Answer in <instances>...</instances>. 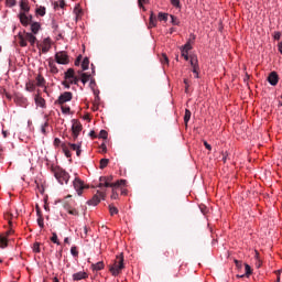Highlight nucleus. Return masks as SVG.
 Masks as SVG:
<instances>
[{
  "label": "nucleus",
  "instance_id": "obj_8",
  "mask_svg": "<svg viewBox=\"0 0 282 282\" xmlns=\"http://www.w3.org/2000/svg\"><path fill=\"white\" fill-rule=\"evenodd\" d=\"M100 199H105V192L97 191V193L93 196V199H89L87 204L89 206H98L100 204Z\"/></svg>",
  "mask_w": 282,
  "mask_h": 282
},
{
  "label": "nucleus",
  "instance_id": "obj_51",
  "mask_svg": "<svg viewBox=\"0 0 282 282\" xmlns=\"http://www.w3.org/2000/svg\"><path fill=\"white\" fill-rule=\"evenodd\" d=\"M7 4L9 8H14V6H17V0H7Z\"/></svg>",
  "mask_w": 282,
  "mask_h": 282
},
{
  "label": "nucleus",
  "instance_id": "obj_33",
  "mask_svg": "<svg viewBox=\"0 0 282 282\" xmlns=\"http://www.w3.org/2000/svg\"><path fill=\"white\" fill-rule=\"evenodd\" d=\"M109 213L111 216L118 215V207H116L113 205H109Z\"/></svg>",
  "mask_w": 282,
  "mask_h": 282
},
{
  "label": "nucleus",
  "instance_id": "obj_56",
  "mask_svg": "<svg viewBox=\"0 0 282 282\" xmlns=\"http://www.w3.org/2000/svg\"><path fill=\"white\" fill-rule=\"evenodd\" d=\"M26 89H28V91H34V85L26 84Z\"/></svg>",
  "mask_w": 282,
  "mask_h": 282
},
{
  "label": "nucleus",
  "instance_id": "obj_60",
  "mask_svg": "<svg viewBox=\"0 0 282 282\" xmlns=\"http://www.w3.org/2000/svg\"><path fill=\"white\" fill-rule=\"evenodd\" d=\"M100 149L102 150V153H107V145L105 143L100 145Z\"/></svg>",
  "mask_w": 282,
  "mask_h": 282
},
{
  "label": "nucleus",
  "instance_id": "obj_10",
  "mask_svg": "<svg viewBox=\"0 0 282 282\" xmlns=\"http://www.w3.org/2000/svg\"><path fill=\"white\" fill-rule=\"evenodd\" d=\"M73 139L77 140L80 131H83V124L79 121L74 120L72 126Z\"/></svg>",
  "mask_w": 282,
  "mask_h": 282
},
{
  "label": "nucleus",
  "instance_id": "obj_32",
  "mask_svg": "<svg viewBox=\"0 0 282 282\" xmlns=\"http://www.w3.org/2000/svg\"><path fill=\"white\" fill-rule=\"evenodd\" d=\"M51 241L53 243H56L57 246H61V242L58 241V236L56 235V232L52 234Z\"/></svg>",
  "mask_w": 282,
  "mask_h": 282
},
{
  "label": "nucleus",
  "instance_id": "obj_12",
  "mask_svg": "<svg viewBox=\"0 0 282 282\" xmlns=\"http://www.w3.org/2000/svg\"><path fill=\"white\" fill-rule=\"evenodd\" d=\"M86 279H89V273L85 271H79L73 274V281H86Z\"/></svg>",
  "mask_w": 282,
  "mask_h": 282
},
{
  "label": "nucleus",
  "instance_id": "obj_53",
  "mask_svg": "<svg viewBox=\"0 0 282 282\" xmlns=\"http://www.w3.org/2000/svg\"><path fill=\"white\" fill-rule=\"evenodd\" d=\"M181 52H182L183 58H185V61H188V51L181 50Z\"/></svg>",
  "mask_w": 282,
  "mask_h": 282
},
{
  "label": "nucleus",
  "instance_id": "obj_20",
  "mask_svg": "<svg viewBox=\"0 0 282 282\" xmlns=\"http://www.w3.org/2000/svg\"><path fill=\"white\" fill-rule=\"evenodd\" d=\"M75 72H74V68H68L66 72H65V80H70L75 77Z\"/></svg>",
  "mask_w": 282,
  "mask_h": 282
},
{
  "label": "nucleus",
  "instance_id": "obj_13",
  "mask_svg": "<svg viewBox=\"0 0 282 282\" xmlns=\"http://www.w3.org/2000/svg\"><path fill=\"white\" fill-rule=\"evenodd\" d=\"M268 82L270 85H272V87H276V85H279V74H276V72L270 73L268 76Z\"/></svg>",
  "mask_w": 282,
  "mask_h": 282
},
{
  "label": "nucleus",
  "instance_id": "obj_22",
  "mask_svg": "<svg viewBox=\"0 0 282 282\" xmlns=\"http://www.w3.org/2000/svg\"><path fill=\"white\" fill-rule=\"evenodd\" d=\"M91 269L96 270L97 272L100 271V270H105V262L99 261L95 264H91Z\"/></svg>",
  "mask_w": 282,
  "mask_h": 282
},
{
  "label": "nucleus",
  "instance_id": "obj_34",
  "mask_svg": "<svg viewBox=\"0 0 282 282\" xmlns=\"http://www.w3.org/2000/svg\"><path fill=\"white\" fill-rule=\"evenodd\" d=\"M36 14H39L40 17H45V7H40L36 9Z\"/></svg>",
  "mask_w": 282,
  "mask_h": 282
},
{
  "label": "nucleus",
  "instance_id": "obj_6",
  "mask_svg": "<svg viewBox=\"0 0 282 282\" xmlns=\"http://www.w3.org/2000/svg\"><path fill=\"white\" fill-rule=\"evenodd\" d=\"M37 48L42 51V54H47L50 50H52V40L46 37L43 40L42 43H37Z\"/></svg>",
  "mask_w": 282,
  "mask_h": 282
},
{
  "label": "nucleus",
  "instance_id": "obj_54",
  "mask_svg": "<svg viewBox=\"0 0 282 282\" xmlns=\"http://www.w3.org/2000/svg\"><path fill=\"white\" fill-rule=\"evenodd\" d=\"M204 147L207 149V151H213V147L206 141H204Z\"/></svg>",
  "mask_w": 282,
  "mask_h": 282
},
{
  "label": "nucleus",
  "instance_id": "obj_19",
  "mask_svg": "<svg viewBox=\"0 0 282 282\" xmlns=\"http://www.w3.org/2000/svg\"><path fill=\"white\" fill-rule=\"evenodd\" d=\"M73 12L76 17V21H78V19L83 17V9L80 8V4H76Z\"/></svg>",
  "mask_w": 282,
  "mask_h": 282
},
{
  "label": "nucleus",
  "instance_id": "obj_38",
  "mask_svg": "<svg viewBox=\"0 0 282 282\" xmlns=\"http://www.w3.org/2000/svg\"><path fill=\"white\" fill-rule=\"evenodd\" d=\"M171 1V4L174 7V8H182V3L180 2V0H170Z\"/></svg>",
  "mask_w": 282,
  "mask_h": 282
},
{
  "label": "nucleus",
  "instance_id": "obj_1",
  "mask_svg": "<svg viewBox=\"0 0 282 282\" xmlns=\"http://www.w3.org/2000/svg\"><path fill=\"white\" fill-rule=\"evenodd\" d=\"M122 270H124V253L117 256L113 265L110 267L112 276H118Z\"/></svg>",
  "mask_w": 282,
  "mask_h": 282
},
{
  "label": "nucleus",
  "instance_id": "obj_40",
  "mask_svg": "<svg viewBox=\"0 0 282 282\" xmlns=\"http://www.w3.org/2000/svg\"><path fill=\"white\" fill-rule=\"evenodd\" d=\"M256 268H261V265H263V262L261 261V259H259V252H256Z\"/></svg>",
  "mask_w": 282,
  "mask_h": 282
},
{
  "label": "nucleus",
  "instance_id": "obj_44",
  "mask_svg": "<svg viewBox=\"0 0 282 282\" xmlns=\"http://www.w3.org/2000/svg\"><path fill=\"white\" fill-rule=\"evenodd\" d=\"M70 254L74 257H78V248L76 246L70 248Z\"/></svg>",
  "mask_w": 282,
  "mask_h": 282
},
{
  "label": "nucleus",
  "instance_id": "obj_3",
  "mask_svg": "<svg viewBox=\"0 0 282 282\" xmlns=\"http://www.w3.org/2000/svg\"><path fill=\"white\" fill-rule=\"evenodd\" d=\"M36 41L34 33L25 32L23 35L19 34V44L21 47H28V43H30L31 47H34Z\"/></svg>",
  "mask_w": 282,
  "mask_h": 282
},
{
  "label": "nucleus",
  "instance_id": "obj_14",
  "mask_svg": "<svg viewBox=\"0 0 282 282\" xmlns=\"http://www.w3.org/2000/svg\"><path fill=\"white\" fill-rule=\"evenodd\" d=\"M193 43H195V34H191L189 40L184 46L181 47V50L184 52H191V50H193Z\"/></svg>",
  "mask_w": 282,
  "mask_h": 282
},
{
  "label": "nucleus",
  "instance_id": "obj_16",
  "mask_svg": "<svg viewBox=\"0 0 282 282\" xmlns=\"http://www.w3.org/2000/svg\"><path fill=\"white\" fill-rule=\"evenodd\" d=\"M31 32L32 34H39V32H41V23L31 22Z\"/></svg>",
  "mask_w": 282,
  "mask_h": 282
},
{
  "label": "nucleus",
  "instance_id": "obj_41",
  "mask_svg": "<svg viewBox=\"0 0 282 282\" xmlns=\"http://www.w3.org/2000/svg\"><path fill=\"white\" fill-rule=\"evenodd\" d=\"M37 226H40V228H45L43 216L37 217Z\"/></svg>",
  "mask_w": 282,
  "mask_h": 282
},
{
  "label": "nucleus",
  "instance_id": "obj_24",
  "mask_svg": "<svg viewBox=\"0 0 282 282\" xmlns=\"http://www.w3.org/2000/svg\"><path fill=\"white\" fill-rule=\"evenodd\" d=\"M191 116H192L191 110L186 109L185 110V115H184L185 127H188V122L191 121Z\"/></svg>",
  "mask_w": 282,
  "mask_h": 282
},
{
  "label": "nucleus",
  "instance_id": "obj_29",
  "mask_svg": "<svg viewBox=\"0 0 282 282\" xmlns=\"http://www.w3.org/2000/svg\"><path fill=\"white\" fill-rule=\"evenodd\" d=\"M99 169H101V171L104 169H107L108 164H109V159H101L100 162H99Z\"/></svg>",
  "mask_w": 282,
  "mask_h": 282
},
{
  "label": "nucleus",
  "instance_id": "obj_47",
  "mask_svg": "<svg viewBox=\"0 0 282 282\" xmlns=\"http://www.w3.org/2000/svg\"><path fill=\"white\" fill-rule=\"evenodd\" d=\"M281 36H282V34H281V32H279V31H275V32L273 33V39H274V41H280V40H281Z\"/></svg>",
  "mask_w": 282,
  "mask_h": 282
},
{
  "label": "nucleus",
  "instance_id": "obj_57",
  "mask_svg": "<svg viewBox=\"0 0 282 282\" xmlns=\"http://www.w3.org/2000/svg\"><path fill=\"white\" fill-rule=\"evenodd\" d=\"M63 85L66 89H69V85H72V83H69V79H68V82L67 80L63 82Z\"/></svg>",
  "mask_w": 282,
  "mask_h": 282
},
{
  "label": "nucleus",
  "instance_id": "obj_58",
  "mask_svg": "<svg viewBox=\"0 0 282 282\" xmlns=\"http://www.w3.org/2000/svg\"><path fill=\"white\" fill-rule=\"evenodd\" d=\"M45 127H50V123L45 122L43 126H42V133H46V130H45Z\"/></svg>",
  "mask_w": 282,
  "mask_h": 282
},
{
  "label": "nucleus",
  "instance_id": "obj_63",
  "mask_svg": "<svg viewBox=\"0 0 282 282\" xmlns=\"http://www.w3.org/2000/svg\"><path fill=\"white\" fill-rule=\"evenodd\" d=\"M91 109H93V111H98V104H97V102H94Z\"/></svg>",
  "mask_w": 282,
  "mask_h": 282
},
{
  "label": "nucleus",
  "instance_id": "obj_26",
  "mask_svg": "<svg viewBox=\"0 0 282 282\" xmlns=\"http://www.w3.org/2000/svg\"><path fill=\"white\" fill-rule=\"evenodd\" d=\"M82 69L83 72L89 69V57H85L82 62Z\"/></svg>",
  "mask_w": 282,
  "mask_h": 282
},
{
  "label": "nucleus",
  "instance_id": "obj_50",
  "mask_svg": "<svg viewBox=\"0 0 282 282\" xmlns=\"http://www.w3.org/2000/svg\"><path fill=\"white\" fill-rule=\"evenodd\" d=\"M68 215H74L75 217H78V210L76 208H70Z\"/></svg>",
  "mask_w": 282,
  "mask_h": 282
},
{
  "label": "nucleus",
  "instance_id": "obj_62",
  "mask_svg": "<svg viewBox=\"0 0 282 282\" xmlns=\"http://www.w3.org/2000/svg\"><path fill=\"white\" fill-rule=\"evenodd\" d=\"M54 144H55V147H58V144H61V139L55 138L54 139Z\"/></svg>",
  "mask_w": 282,
  "mask_h": 282
},
{
  "label": "nucleus",
  "instance_id": "obj_15",
  "mask_svg": "<svg viewBox=\"0 0 282 282\" xmlns=\"http://www.w3.org/2000/svg\"><path fill=\"white\" fill-rule=\"evenodd\" d=\"M68 147L72 151H76L77 158H80V153H83V150H80V144L68 143Z\"/></svg>",
  "mask_w": 282,
  "mask_h": 282
},
{
  "label": "nucleus",
  "instance_id": "obj_2",
  "mask_svg": "<svg viewBox=\"0 0 282 282\" xmlns=\"http://www.w3.org/2000/svg\"><path fill=\"white\" fill-rule=\"evenodd\" d=\"M52 173L55 180H57V182H59L61 184H67V182H69V173H67V171H65L61 166H53Z\"/></svg>",
  "mask_w": 282,
  "mask_h": 282
},
{
  "label": "nucleus",
  "instance_id": "obj_46",
  "mask_svg": "<svg viewBox=\"0 0 282 282\" xmlns=\"http://www.w3.org/2000/svg\"><path fill=\"white\" fill-rule=\"evenodd\" d=\"M33 252H41V245L39 242L33 245Z\"/></svg>",
  "mask_w": 282,
  "mask_h": 282
},
{
  "label": "nucleus",
  "instance_id": "obj_59",
  "mask_svg": "<svg viewBox=\"0 0 282 282\" xmlns=\"http://www.w3.org/2000/svg\"><path fill=\"white\" fill-rule=\"evenodd\" d=\"M198 73H199V65L193 66V74H198Z\"/></svg>",
  "mask_w": 282,
  "mask_h": 282
},
{
  "label": "nucleus",
  "instance_id": "obj_18",
  "mask_svg": "<svg viewBox=\"0 0 282 282\" xmlns=\"http://www.w3.org/2000/svg\"><path fill=\"white\" fill-rule=\"evenodd\" d=\"M35 105L37 107H41L42 109H45V99L41 97L40 95L35 96Z\"/></svg>",
  "mask_w": 282,
  "mask_h": 282
},
{
  "label": "nucleus",
  "instance_id": "obj_25",
  "mask_svg": "<svg viewBox=\"0 0 282 282\" xmlns=\"http://www.w3.org/2000/svg\"><path fill=\"white\" fill-rule=\"evenodd\" d=\"M20 8H21V10H23L24 14H25V12H30V6L28 4V1L22 0L20 3Z\"/></svg>",
  "mask_w": 282,
  "mask_h": 282
},
{
  "label": "nucleus",
  "instance_id": "obj_11",
  "mask_svg": "<svg viewBox=\"0 0 282 282\" xmlns=\"http://www.w3.org/2000/svg\"><path fill=\"white\" fill-rule=\"evenodd\" d=\"M19 19L24 28H28V25H31V23H32V15H28L25 13H20Z\"/></svg>",
  "mask_w": 282,
  "mask_h": 282
},
{
  "label": "nucleus",
  "instance_id": "obj_45",
  "mask_svg": "<svg viewBox=\"0 0 282 282\" xmlns=\"http://www.w3.org/2000/svg\"><path fill=\"white\" fill-rule=\"evenodd\" d=\"M55 8H65V0H59L58 2H55Z\"/></svg>",
  "mask_w": 282,
  "mask_h": 282
},
{
  "label": "nucleus",
  "instance_id": "obj_9",
  "mask_svg": "<svg viewBox=\"0 0 282 282\" xmlns=\"http://www.w3.org/2000/svg\"><path fill=\"white\" fill-rule=\"evenodd\" d=\"M74 98V95L70 91H65L59 95L58 99L55 101V105H65V102H69Z\"/></svg>",
  "mask_w": 282,
  "mask_h": 282
},
{
  "label": "nucleus",
  "instance_id": "obj_48",
  "mask_svg": "<svg viewBox=\"0 0 282 282\" xmlns=\"http://www.w3.org/2000/svg\"><path fill=\"white\" fill-rule=\"evenodd\" d=\"M234 263L236 264V268H238V270H241L243 268V262L239 260H234Z\"/></svg>",
  "mask_w": 282,
  "mask_h": 282
},
{
  "label": "nucleus",
  "instance_id": "obj_43",
  "mask_svg": "<svg viewBox=\"0 0 282 282\" xmlns=\"http://www.w3.org/2000/svg\"><path fill=\"white\" fill-rule=\"evenodd\" d=\"M189 63H191L192 67H197L198 66L197 57L196 56H192Z\"/></svg>",
  "mask_w": 282,
  "mask_h": 282
},
{
  "label": "nucleus",
  "instance_id": "obj_37",
  "mask_svg": "<svg viewBox=\"0 0 282 282\" xmlns=\"http://www.w3.org/2000/svg\"><path fill=\"white\" fill-rule=\"evenodd\" d=\"M245 270H246V276H250L252 274V268L249 264H245Z\"/></svg>",
  "mask_w": 282,
  "mask_h": 282
},
{
  "label": "nucleus",
  "instance_id": "obj_7",
  "mask_svg": "<svg viewBox=\"0 0 282 282\" xmlns=\"http://www.w3.org/2000/svg\"><path fill=\"white\" fill-rule=\"evenodd\" d=\"M73 186L77 193V195H83V189L84 188H89V186L85 185V182L83 180L76 177L73 182Z\"/></svg>",
  "mask_w": 282,
  "mask_h": 282
},
{
  "label": "nucleus",
  "instance_id": "obj_61",
  "mask_svg": "<svg viewBox=\"0 0 282 282\" xmlns=\"http://www.w3.org/2000/svg\"><path fill=\"white\" fill-rule=\"evenodd\" d=\"M64 208H65V210H67V213H69L72 206H69V204L65 203Z\"/></svg>",
  "mask_w": 282,
  "mask_h": 282
},
{
  "label": "nucleus",
  "instance_id": "obj_39",
  "mask_svg": "<svg viewBox=\"0 0 282 282\" xmlns=\"http://www.w3.org/2000/svg\"><path fill=\"white\" fill-rule=\"evenodd\" d=\"M80 80V77L74 76L73 78L69 79L70 85H78V82Z\"/></svg>",
  "mask_w": 282,
  "mask_h": 282
},
{
  "label": "nucleus",
  "instance_id": "obj_31",
  "mask_svg": "<svg viewBox=\"0 0 282 282\" xmlns=\"http://www.w3.org/2000/svg\"><path fill=\"white\" fill-rule=\"evenodd\" d=\"M159 21H169V13L160 12L158 15Z\"/></svg>",
  "mask_w": 282,
  "mask_h": 282
},
{
  "label": "nucleus",
  "instance_id": "obj_30",
  "mask_svg": "<svg viewBox=\"0 0 282 282\" xmlns=\"http://www.w3.org/2000/svg\"><path fill=\"white\" fill-rule=\"evenodd\" d=\"M63 152L65 153L66 158H72V152L69 151V148H67V144H62Z\"/></svg>",
  "mask_w": 282,
  "mask_h": 282
},
{
  "label": "nucleus",
  "instance_id": "obj_52",
  "mask_svg": "<svg viewBox=\"0 0 282 282\" xmlns=\"http://www.w3.org/2000/svg\"><path fill=\"white\" fill-rule=\"evenodd\" d=\"M69 111H70V108H69V107L62 105V112H63V113H69Z\"/></svg>",
  "mask_w": 282,
  "mask_h": 282
},
{
  "label": "nucleus",
  "instance_id": "obj_27",
  "mask_svg": "<svg viewBox=\"0 0 282 282\" xmlns=\"http://www.w3.org/2000/svg\"><path fill=\"white\" fill-rule=\"evenodd\" d=\"M155 25H158V19L151 13L149 28H155Z\"/></svg>",
  "mask_w": 282,
  "mask_h": 282
},
{
  "label": "nucleus",
  "instance_id": "obj_49",
  "mask_svg": "<svg viewBox=\"0 0 282 282\" xmlns=\"http://www.w3.org/2000/svg\"><path fill=\"white\" fill-rule=\"evenodd\" d=\"M118 187H112L111 199H118V192L116 191Z\"/></svg>",
  "mask_w": 282,
  "mask_h": 282
},
{
  "label": "nucleus",
  "instance_id": "obj_55",
  "mask_svg": "<svg viewBox=\"0 0 282 282\" xmlns=\"http://www.w3.org/2000/svg\"><path fill=\"white\" fill-rule=\"evenodd\" d=\"M83 56L79 55L76 61H75V66L78 67V65H80V61H82Z\"/></svg>",
  "mask_w": 282,
  "mask_h": 282
},
{
  "label": "nucleus",
  "instance_id": "obj_21",
  "mask_svg": "<svg viewBox=\"0 0 282 282\" xmlns=\"http://www.w3.org/2000/svg\"><path fill=\"white\" fill-rule=\"evenodd\" d=\"M0 248H8V236L0 235Z\"/></svg>",
  "mask_w": 282,
  "mask_h": 282
},
{
  "label": "nucleus",
  "instance_id": "obj_4",
  "mask_svg": "<svg viewBox=\"0 0 282 282\" xmlns=\"http://www.w3.org/2000/svg\"><path fill=\"white\" fill-rule=\"evenodd\" d=\"M98 188H102V186L106 188H120V186H124V184H127V180H119L116 183H108L107 176H100Z\"/></svg>",
  "mask_w": 282,
  "mask_h": 282
},
{
  "label": "nucleus",
  "instance_id": "obj_64",
  "mask_svg": "<svg viewBox=\"0 0 282 282\" xmlns=\"http://www.w3.org/2000/svg\"><path fill=\"white\" fill-rule=\"evenodd\" d=\"M15 102H25V99L21 98V97H17L15 98Z\"/></svg>",
  "mask_w": 282,
  "mask_h": 282
},
{
  "label": "nucleus",
  "instance_id": "obj_28",
  "mask_svg": "<svg viewBox=\"0 0 282 282\" xmlns=\"http://www.w3.org/2000/svg\"><path fill=\"white\" fill-rule=\"evenodd\" d=\"M48 67L51 69V74H58V67H56V64H54V62H50Z\"/></svg>",
  "mask_w": 282,
  "mask_h": 282
},
{
  "label": "nucleus",
  "instance_id": "obj_23",
  "mask_svg": "<svg viewBox=\"0 0 282 282\" xmlns=\"http://www.w3.org/2000/svg\"><path fill=\"white\" fill-rule=\"evenodd\" d=\"M36 85L37 87H45V77L42 75H37Z\"/></svg>",
  "mask_w": 282,
  "mask_h": 282
},
{
  "label": "nucleus",
  "instance_id": "obj_5",
  "mask_svg": "<svg viewBox=\"0 0 282 282\" xmlns=\"http://www.w3.org/2000/svg\"><path fill=\"white\" fill-rule=\"evenodd\" d=\"M55 61L58 65H69V55L65 51L57 52L55 54Z\"/></svg>",
  "mask_w": 282,
  "mask_h": 282
},
{
  "label": "nucleus",
  "instance_id": "obj_36",
  "mask_svg": "<svg viewBox=\"0 0 282 282\" xmlns=\"http://www.w3.org/2000/svg\"><path fill=\"white\" fill-rule=\"evenodd\" d=\"M171 17V23L172 25H180V20L175 15H170Z\"/></svg>",
  "mask_w": 282,
  "mask_h": 282
},
{
  "label": "nucleus",
  "instance_id": "obj_17",
  "mask_svg": "<svg viewBox=\"0 0 282 282\" xmlns=\"http://www.w3.org/2000/svg\"><path fill=\"white\" fill-rule=\"evenodd\" d=\"M78 74L80 75V80L83 85H87V83H89V78H91V75L83 73L82 70H79Z\"/></svg>",
  "mask_w": 282,
  "mask_h": 282
},
{
  "label": "nucleus",
  "instance_id": "obj_42",
  "mask_svg": "<svg viewBox=\"0 0 282 282\" xmlns=\"http://www.w3.org/2000/svg\"><path fill=\"white\" fill-rule=\"evenodd\" d=\"M109 133L106 130H101L99 132V138H101L102 140H107Z\"/></svg>",
  "mask_w": 282,
  "mask_h": 282
},
{
  "label": "nucleus",
  "instance_id": "obj_35",
  "mask_svg": "<svg viewBox=\"0 0 282 282\" xmlns=\"http://www.w3.org/2000/svg\"><path fill=\"white\" fill-rule=\"evenodd\" d=\"M161 63L162 65H169V56H166V54H162Z\"/></svg>",
  "mask_w": 282,
  "mask_h": 282
}]
</instances>
